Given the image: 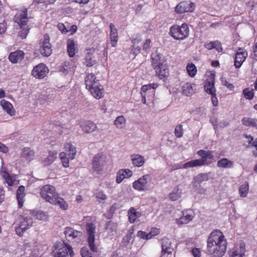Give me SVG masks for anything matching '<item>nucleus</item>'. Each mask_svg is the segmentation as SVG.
I'll return each instance as SVG.
<instances>
[{"mask_svg":"<svg viewBox=\"0 0 257 257\" xmlns=\"http://www.w3.org/2000/svg\"><path fill=\"white\" fill-rule=\"evenodd\" d=\"M227 240L218 229L212 231L207 240L206 251L212 257H222L227 249Z\"/></svg>","mask_w":257,"mask_h":257,"instance_id":"obj_1","label":"nucleus"},{"mask_svg":"<svg viewBox=\"0 0 257 257\" xmlns=\"http://www.w3.org/2000/svg\"><path fill=\"white\" fill-rule=\"evenodd\" d=\"M55 190V187L53 186L44 185L40 190L41 196L46 201L52 204L59 206L63 210L67 209L68 204L64 199L56 193Z\"/></svg>","mask_w":257,"mask_h":257,"instance_id":"obj_2","label":"nucleus"},{"mask_svg":"<svg viewBox=\"0 0 257 257\" xmlns=\"http://www.w3.org/2000/svg\"><path fill=\"white\" fill-rule=\"evenodd\" d=\"M86 88L92 95L96 98L100 99L103 96V87L99 83V81L96 79L93 73H89L85 78Z\"/></svg>","mask_w":257,"mask_h":257,"instance_id":"obj_3","label":"nucleus"},{"mask_svg":"<svg viewBox=\"0 0 257 257\" xmlns=\"http://www.w3.org/2000/svg\"><path fill=\"white\" fill-rule=\"evenodd\" d=\"M31 18H32L31 16H28L27 9L25 8L19 10L15 16V21L19 24L22 29L19 32V36L22 39L26 38L29 32L30 29L27 27L25 28V27L29 19Z\"/></svg>","mask_w":257,"mask_h":257,"instance_id":"obj_4","label":"nucleus"},{"mask_svg":"<svg viewBox=\"0 0 257 257\" xmlns=\"http://www.w3.org/2000/svg\"><path fill=\"white\" fill-rule=\"evenodd\" d=\"M197 155L200 156L201 158L199 159H196L191 160L183 164V166L177 165L175 169L184 168L187 169L188 168H192L195 167H200L204 165H208L211 163V162H209L206 160V151L203 150H199L197 153Z\"/></svg>","mask_w":257,"mask_h":257,"instance_id":"obj_5","label":"nucleus"},{"mask_svg":"<svg viewBox=\"0 0 257 257\" xmlns=\"http://www.w3.org/2000/svg\"><path fill=\"white\" fill-rule=\"evenodd\" d=\"M189 29L187 24L184 23L181 26L174 25L170 27L169 34L176 40H183L189 36Z\"/></svg>","mask_w":257,"mask_h":257,"instance_id":"obj_6","label":"nucleus"},{"mask_svg":"<svg viewBox=\"0 0 257 257\" xmlns=\"http://www.w3.org/2000/svg\"><path fill=\"white\" fill-rule=\"evenodd\" d=\"M19 222V226L16 227V232L20 236H23L24 233L35 223L33 221L32 214L20 217Z\"/></svg>","mask_w":257,"mask_h":257,"instance_id":"obj_7","label":"nucleus"},{"mask_svg":"<svg viewBox=\"0 0 257 257\" xmlns=\"http://www.w3.org/2000/svg\"><path fill=\"white\" fill-rule=\"evenodd\" d=\"M95 224L92 223H88L86 226L88 243L90 249L93 252H97L98 248V244L95 238Z\"/></svg>","mask_w":257,"mask_h":257,"instance_id":"obj_8","label":"nucleus"},{"mask_svg":"<svg viewBox=\"0 0 257 257\" xmlns=\"http://www.w3.org/2000/svg\"><path fill=\"white\" fill-rule=\"evenodd\" d=\"M151 181L152 177L151 175L148 174L145 175L133 183V188L139 191L149 190L150 188Z\"/></svg>","mask_w":257,"mask_h":257,"instance_id":"obj_9","label":"nucleus"},{"mask_svg":"<svg viewBox=\"0 0 257 257\" xmlns=\"http://www.w3.org/2000/svg\"><path fill=\"white\" fill-rule=\"evenodd\" d=\"M68 254L71 256L73 254L71 246L61 242L56 244L54 250V257H67Z\"/></svg>","mask_w":257,"mask_h":257,"instance_id":"obj_10","label":"nucleus"},{"mask_svg":"<svg viewBox=\"0 0 257 257\" xmlns=\"http://www.w3.org/2000/svg\"><path fill=\"white\" fill-rule=\"evenodd\" d=\"M195 8L194 3L189 1H183L179 3L175 7V12L178 14H183L186 12H192Z\"/></svg>","mask_w":257,"mask_h":257,"instance_id":"obj_11","label":"nucleus"},{"mask_svg":"<svg viewBox=\"0 0 257 257\" xmlns=\"http://www.w3.org/2000/svg\"><path fill=\"white\" fill-rule=\"evenodd\" d=\"M50 37L47 34L44 35V40L40 47L39 51L41 55L45 57L49 56L52 52V45L50 43Z\"/></svg>","mask_w":257,"mask_h":257,"instance_id":"obj_12","label":"nucleus"},{"mask_svg":"<svg viewBox=\"0 0 257 257\" xmlns=\"http://www.w3.org/2000/svg\"><path fill=\"white\" fill-rule=\"evenodd\" d=\"M48 68L44 64L41 63L34 67L32 75L38 79L44 78L49 72Z\"/></svg>","mask_w":257,"mask_h":257,"instance_id":"obj_13","label":"nucleus"},{"mask_svg":"<svg viewBox=\"0 0 257 257\" xmlns=\"http://www.w3.org/2000/svg\"><path fill=\"white\" fill-rule=\"evenodd\" d=\"M161 247L162 257L164 256L166 253L168 255L171 254L174 250V248L172 246L171 241L167 238H164L162 239Z\"/></svg>","mask_w":257,"mask_h":257,"instance_id":"obj_14","label":"nucleus"},{"mask_svg":"<svg viewBox=\"0 0 257 257\" xmlns=\"http://www.w3.org/2000/svg\"><path fill=\"white\" fill-rule=\"evenodd\" d=\"M64 234L68 240H72L75 238H79L82 235V232L73 229L72 227H67L65 229Z\"/></svg>","mask_w":257,"mask_h":257,"instance_id":"obj_15","label":"nucleus"},{"mask_svg":"<svg viewBox=\"0 0 257 257\" xmlns=\"http://www.w3.org/2000/svg\"><path fill=\"white\" fill-rule=\"evenodd\" d=\"M245 252V245L243 243L236 244L230 251L231 257H244Z\"/></svg>","mask_w":257,"mask_h":257,"instance_id":"obj_16","label":"nucleus"},{"mask_svg":"<svg viewBox=\"0 0 257 257\" xmlns=\"http://www.w3.org/2000/svg\"><path fill=\"white\" fill-rule=\"evenodd\" d=\"M247 55L246 51H242L241 48L238 49L236 53L234 66L236 68H239L241 67L242 63L245 61Z\"/></svg>","mask_w":257,"mask_h":257,"instance_id":"obj_17","label":"nucleus"},{"mask_svg":"<svg viewBox=\"0 0 257 257\" xmlns=\"http://www.w3.org/2000/svg\"><path fill=\"white\" fill-rule=\"evenodd\" d=\"M104 157L101 154L96 155L93 159L92 165L94 171L98 172L101 169L104 161Z\"/></svg>","mask_w":257,"mask_h":257,"instance_id":"obj_18","label":"nucleus"},{"mask_svg":"<svg viewBox=\"0 0 257 257\" xmlns=\"http://www.w3.org/2000/svg\"><path fill=\"white\" fill-rule=\"evenodd\" d=\"M25 53L22 50L12 52L9 56V60L13 63L21 62L24 58Z\"/></svg>","mask_w":257,"mask_h":257,"instance_id":"obj_19","label":"nucleus"},{"mask_svg":"<svg viewBox=\"0 0 257 257\" xmlns=\"http://www.w3.org/2000/svg\"><path fill=\"white\" fill-rule=\"evenodd\" d=\"M152 63L154 68H155L163 64V55L155 51L152 53L151 55Z\"/></svg>","mask_w":257,"mask_h":257,"instance_id":"obj_20","label":"nucleus"},{"mask_svg":"<svg viewBox=\"0 0 257 257\" xmlns=\"http://www.w3.org/2000/svg\"><path fill=\"white\" fill-rule=\"evenodd\" d=\"M196 85L191 83H186L182 86V93L187 96L193 95L195 92Z\"/></svg>","mask_w":257,"mask_h":257,"instance_id":"obj_21","label":"nucleus"},{"mask_svg":"<svg viewBox=\"0 0 257 257\" xmlns=\"http://www.w3.org/2000/svg\"><path fill=\"white\" fill-rule=\"evenodd\" d=\"M154 69L156 70L157 75L160 79H164L169 75L168 66L165 64H163Z\"/></svg>","mask_w":257,"mask_h":257,"instance_id":"obj_22","label":"nucleus"},{"mask_svg":"<svg viewBox=\"0 0 257 257\" xmlns=\"http://www.w3.org/2000/svg\"><path fill=\"white\" fill-rule=\"evenodd\" d=\"M110 39L111 46L113 47H115L118 41V33L117 30L115 26L112 24H110Z\"/></svg>","mask_w":257,"mask_h":257,"instance_id":"obj_23","label":"nucleus"},{"mask_svg":"<svg viewBox=\"0 0 257 257\" xmlns=\"http://www.w3.org/2000/svg\"><path fill=\"white\" fill-rule=\"evenodd\" d=\"M158 86V84L156 83L143 85L141 87V92L144 94L147 93V97L153 96L155 94V89H156Z\"/></svg>","mask_w":257,"mask_h":257,"instance_id":"obj_24","label":"nucleus"},{"mask_svg":"<svg viewBox=\"0 0 257 257\" xmlns=\"http://www.w3.org/2000/svg\"><path fill=\"white\" fill-rule=\"evenodd\" d=\"M82 131L86 133L93 132L97 128L96 125L90 121H85L80 124Z\"/></svg>","mask_w":257,"mask_h":257,"instance_id":"obj_25","label":"nucleus"},{"mask_svg":"<svg viewBox=\"0 0 257 257\" xmlns=\"http://www.w3.org/2000/svg\"><path fill=\"white\" fill-rule=\"evenodd\" d=\"M204 89L205 91L210 94H213L215 92L214 87V80L213 77H210L206 80L204 84Z\"/></svg>","mask_w":257,"mask_h":257,"instance_id":"obj_26","label":"nucleus"},{"mask_svg":"<svg viewBox=\"0 0 257 257\" xmlns=\"http://www.w3.org/2000/svg\"><path fill=\"white\" fill-rule=\"evenodd\" d=\"M0 104L3 109L9 115L13 116L15 114V110L13 108L12 104L9 101L3 99L1 101Z\"/></svg>","mask_w":257,"mask_h":257,"instance_id":"obj_27","label":"nucleus"},{"mask_svg":"<svg viewBox=\"0 0 257 257\" xmlns=\"http://www.w3.org/2000/svg\"><path fill=\"white\" fill-rule=\"evenodd\" d=\"M193 218V213L191 211H189V212H183L182 216L176 220L179 224H187L192 220Z\"/></svg>","mask_w":257,"mask_h":257,"instance_id":"obj_28","label":"nucleus"},{"mask_svg":"<svg viewBox=\"0 0 257 257\" xmlns=\"http://www.w3.org/2000/svg\"><path fill=\"white\" fill-rule=\"evenodd\" d=\"M131 159L133 165L138 167H142L145 162L144 157L138 154L132 155Z\"/></svg>","mask_w":257,"mask_h":257,"instance_id":"obj_29","label":"nucleus"},{"mask_svg":"<svg viewBox=\"0 0 257 257\" xmlns=\"http://www.w3.org/2000/svg\"><path fill=\"white\" fill-rule=\"evenodd\" d=\"M25 188L24 186H19L17 192V198L19 204V206L21 208L24 203V198L25 195Z\"/></svg>","mask_w":257,"mask_h":257,"instance_id":"obj_30","label":"nucleus"},{"mask_svg":"<svg viewBox=\"0 0 257 257\" xmlns=\"http://www.w3.org/2000/svg\"><path fill=\"white\" fill-rule=\"evenodd\" d=\"M208 179V174L200 173L194 178L193 182L194 184L195 187H197V185H200L202 182L206 181Z\"/></svg>","mask_w":257,"mask_h":257,"instance_id":"obj_31","label":"nucleus"},{"mask_svg":"<svg viewBox=\"0 0 257 257\" xmlns=\"http://www.w3.org/2000/svg\"><path fill=\"white\" fill-rule=\"evenodd\" d=\"M217 165L220 168H232L233 167V163L227 158H222L218 161Z\"/></svg>","mask_w":257,"mask_h":257,"instance_id":"obj_32","label":"nucleus"},{"mask_svg":"<svg viewBox=\"0 0 257 257\" xmlns=\"http://www.w3.org/2000/svg\"><path fill=\"white\" fill-rule=\"evenodd\" d=\"M21 155L27 160L31 161L34 159L35 152L29 148H25L22 150Z\"/></svg>","mask_w":257,"mask_h":257,"instance_id":"obj_33","label":"nucleus"},{"mask_svg":"<svg viewBox=\"0 0 257 257\" xmlns=\"http://www.w3.org/2000/svg\"><path fill=\"white\" fill-rule=\"evenodd\" d=\"M128 219L131 223H134L137 218L140 217V214L136 211L134 207H131L127 211Z\"/></svg>","mask_w":257,"mask_h":257,"instance_id":"obj_34","label":"nucleus"},{"mask_svg":"<svg viewBox=\"0 0 257 257\" xmlns=\"http://www.w3.org/2000/svg\"><path fill=\"white\" fill-rule=\"evenodd\" d=\"M64 148L66 151L69 152V158L71 160L74 159L77 153L76 148L71 144L67 143L65 145Z\"/></svg>","mask_w":257,"mask_h":257,"instance_id":"obj_35","label":"nucleus"},{"mask_svg":"<svg viewBox=\"0 0 257 257\" xmlns=\"http://www.w3.org/2000/svg\"><path fill=\"white\" fill-rule=\"evenodd\" d=\"M67 52L70 57H73L76 53V49L75 48L74 41L71 39H68L67 43Z\"/></svg>","mask_w":257,"mask_h":257,"instance_id":"obj_36","label":"nucleus"},{"mask_svg":"<svg viewBox=\"0 0 257 257\" xmlns=\"http://www.w3.org/2000/svg\"><path fill=\"white\" fill-rule=\"evenodd\" d=\"M106 230L110 236L116 234V224L111 221H109L106 225Z\"/></svg>","mask_w":257,"mask_h":257,"instance_id":"obj_37","label":"nucleus"},{"mask_svg":"<svg viewBox=\"0 0 257 257\" xmlns=\"http://www.w3.org/2000/svg\"><path fill=\"white\" fill-rule=\"evenodd\" d=\"M244 136L246 139V141L244 143V146L246 148L250 147L257 148L256 139L255 141H253V138L250 135H247V134L244 135Z\"/></svg>","mask_w":257,"mask_h":257,"instance_id":"obj_38","label":"nucleus"},{"mask_svg":"<svg viewBox=\"0 0 257 257\" xmlns=\"http://www.w3.org/2000/svg\"><path fill=\"white\" fill-rule=\"evenodd\" d=\"M182 191L177 186L176 187L170 194V198L173 201H176L181 196Z\"/></svg>","mask_w":257,"mask_h":257,"instance_id":"obj_39","label":"nucleus"},{"mask_svg":"<svg viewBox=\"0 0 257 257\" xmlns=\"http://www.w3.org/2000/svg\"><path fill=\"white\" fill-rule=\"evenodd\" d=\"M249 190V185L247 182L241 185L239 188V193L241 197H245L247 196Z\"/></svg>","mask_w":257,"mask_h":257,"instance_id":"obj_40","label":"nucleus"},{"mask_svg":"<svg viewBox=\"0 0 257 257\" xmlns=\"http://www.w3.org/2000/svg\"><path fill=\"white\" fill-rule=\"evenodd\" d=\"M114 123L117 128H122L125 125V119L123 115L119 116L115 119Z\"/></svg>","mask_w":257,"mask_h":257,"instance_id":"obj_41","label":"nucleus"},{"mask_svg":"<svg viewBox=\"0 0 257 257\" xmlns=\"http://www.w3.org/2000/svg\"><path fill=\"white\" fill-rule=\"evenodd\" d=\"M56 158V153L54 152H50L49 155L43 160V163L45 166L49 165L52 164Z\"/></svg>","mask_w":257,"mask_h":257,"instance_id":"obj_42","label":"nucleus"},{"mask_svg":"<svg viewBox=\"0 0 257 257\" xmlns=\"http://www.w3.org/2000/svg\"><path fill=\"white\" fill-rule=\"evenodd\" d=\"M134 229H130L128 230L127 234L124 236L122 240V244L123 246H126L132 239Z\"/></svg>","mask_w":257,"mask_h":257,"instance_id":"obj_43","label":"nucleus"},{"mask_svg":"<svg viewBox=\"0 0 257 257\" xmlns=\"http://www.w3.org/2000/svg\"><path fill=\"white\" fill-rule=\"evenodd\" d=\"M2 175L5 179V182L8 184L9 186L13 185L14 182L15 181V180L13 179V178L11 176H10V175L8 172L6 171L2 172Z\"/></svg>","mask_w":257,"mask_h":257,"instance_id":"obj_44","label":"nucleus"},{"mask_svg":"<svg viewBox=\"0 0 257 257\" xmlns=\"http://www.w3.org/2000/svg\"><path fill=\"white\" fill-rule=\"evenodd\" d=\"M188 75L193 77H194L197 72V69L195 65L192 63L188 64L186 67Z\"/></svg>","mask_w":257,"mask_h":257,"instance_id":"obj_45","label":"nucleus"},{"mask_svg":"<svg viewBox=\"0 0 257 257\" xmlns=\"http://www.w3.org/2000/svg\"><path fill=\"white\" fill-rule=\"evenodd\" d=\"M242 122L246 126H254L256 125V120L249 117H243L242 119Z\"/></svg>","mask_w":257,"mask_h":257,"instance_id":"obj_46","label":"nucleus"},{"mask_svg":"<svg viewBox=\"0 0 257 257\" xmlns=\"http://www.w3.org/2000/svg\"><path fill=\"white\" fill-rule=\"evenodd\" d=\"M243 93L245 98L251 99L254 96V92L252 89L247 88L243 90Z\"/></svg>","mask_w":257,"mask_h":257,"instance_id":"obj_47","label":"nucleus"},{"mask_svg":"<svg viewBox=\"0 0 257 257\" xmlns=\"http://www.w3.org/2000/svg\"><path fill=\"white\" fill-rule=\"evenodd\" d=\"M35 216L36 219L42 221H46L48 217L47 214L42 211H39L37 212Z\"/></svg>","mask_w":257,"mask_h":257,"instance_id":"obj_48","label":"nucleus"},{"mask_svg":"<svg viewBox=\"0 0 257 257\" xmlns=\"http://www.w3.org/2000/svg\"><path fill=\"white\" fill-rule=\"evenodd\" d=\"M95 197L98 200L99 202L104 201L107 198L106 195L102 191L96 192L95 193Z\"/></svg>","mask_w":257,"mask_h":257,"instance_id":"obj_49","label":"nucleus"},{"mask_svg":"<svg viewBox=\"0 0 257 257\" xmlns=\"http://www.w3.org/2000/svg\"><path fill=\"white\" fill-rule=\"evenodd\" d=\"M175 134L177 138L182 137L183 134L182 125L181 124L178 125L176 126L175 130Z\"/></svg>","mask_w":257,"mask_h":257,"instance_id":"obj_50","label":"nucleus"},{"mask_svg":"<svg viewBox=\"0 0 257 257\" xmlns=\"http://www.w3.org/2000/svg\"><path fill=\"white\" fill-rule=\"evenodd\" d=\"M124 178H127L123 174V172L119 170L116 175V182L117 184L120 183Z\"/></svg>","mask_w":257,"mask_h":257,"instance_id":"obj_51","label":"nucleus"},{"mask_svg":"<svg viewBox=\"0 0 257 257\" xmlns=\"http://www.w3.org/2000/svg\"><path fill=\"white\" fill-rule=\"evenodd\" d=\"M221 80L223 85L225 86L228 89H229L230 90H233L234 86L232 84L229 83L227 82V81L224 78H221Z\"/></svg>","mask_w":257,"mask_h":257,"instance_id":"obj_52","label":"nucleus"},{"mask_svg":"<svg viewBox=\"0 0 257 257\" xmlns=\"http://www.w3.org/2000/svg\"><path fill=\"white\" fill-rule=\"evenodd\" d=\"M151 40L150 39H147L143 44V50L145 51H148L150 48Z\"/></svg>","mask_w":257,"mask_h":257,"instance_id":"obj_53","label":"nucleus"},{"mask_svg":"<svg viewBox=\"0 0 257 257\" xmlns=\"http://www.w3.org/2000/svg\"><path fill=\"white\" fill-rule=\"evenodd\" d=\"M95 64V61H92L88 54L86 57L85 64L87 67H91Z\"/></svg>","mask_w":257,"mask_h":257,"instance_id":"obj_54","label":"nucleus"},{"mask_svg":"<svg viewBox=\"0 0 257 257\" xmlns=\"http://www.w3.org/2000/svg\"><path fill=\"white\" fill-rule=\"evenodd\" d=\"M57 28L63 34H66L68 32L65 26L62 23H59L57 25Z\"/></svg>","mask_w":257,"mask_h":257,"instance_id":"obj_55","label":"nucleus"},{"mask_svg":"<svg viewBox=\"0 0 257 257\" xmlns=\"http://www.w3.org/2000/svg\"><path fill=\"white\" fill-rule=\"evenodd\" d=\"M81 254L82 257H92L86 248H82L81 250Z\"/></svg>","mask_w":257,"mask_h":257,"instance_id":"obj_56","label":"nucleus"},{"mask_svg":"<svg viewBox=\"0 0 257 257\" xmlns=\"http://www.w3.org/2000/svg\"><path fill=\"white\" fill-rule=\"evenodd\" d=\"M217 42H210L205 45V47L208 50L212 49L213 48H216L217 46Z\"/></svg>","mask_w":257,"mask_h":257,"instance_id":"obj_57","label":"nucleus"},{"mask_svg":"<svg viewBox=\"0 0 257 257\" xmlns=\"http://www.w3.org/2000/svg\"><path fill=\"white\" fill-rule=\"evenodd\" d=\"M141 48L139 46L133 45V49L132 50V53L135 55L140 53L141 52Z\"/></svg>","mask_w":257,"mask_h":257,"instance_id":"obj_58","label":"nucleus"},{"mask_svg":"<svg viewBox=\"0 0 257 257\" xmlns=\"http://www.w3.org/2000/svg\"><path fill=\"white\" fill-rule=\"evenodd\" d=\"M6 23L5 21L0 23V36L5 33L6 31Z\"/></svg>","mask_w":257,"mask_h":257,"instance_id":"obj_59","label":"nucleus"},{"mask_svg":"<svg viewBox=\"0 0 257 257\" xmlns=\"http://www.w3.org/2000/svg\"><path fill=\"white\" fill-rule=\"evenodd\" d=\"M8 151V148L5 145L0 142V152L6 154Z\"/></svg>","mask_w":257,"mask_h":257,"instance_id":"obj_60","label":"nucleus"},{"mask_svg":"<svg viewBox=\"0 0 257 257\" xmlns=\"http://www.w3.org/2000/svg\"><path fill=\"white\" fill-rule=\"evenodd\" d=\"M121 172H123V174L126 177V178L131 177L133 175V172L129 169H123L120 170Z\"/></svg>","mask_w":257,"mask_h":257,"instance_id":"obj_61","label":"nucleus"},{"mask_svg":"<svg viewBox=\"0 0 257 257\" xmlns=\"http://www.w3.org/2000/svg\"><path fill=\"white\" fill-rule=\"evenodd\" d=\"M229 122L226 120H221L218 123V128H224L227 126Z\"/></svg>","mask_w":257,"mask_h":257,"instance_id":"obj_62","label":"nucleus"},{"mask_svg":"<svg viewBox=\"0 0 257 257\" xmlns=\"http://www.w3.org/2000/svg\"><path fill=\"white\" fill-rule=\"evenodd\" d=\"M195 187V190L197 191V192L199 194H204L206 191V189L205 188H202L201 185H197V187Z\"/></svg>","mask_w":257,"mask_h":257,"instance_id":"obj_63","label":"nucleus"},{"mask_svg":"<svg viewBox=\"0 0 257 257\" xmlns=\"http://www.w3.org/2000/svg\"><path fill=\"white\" fill-rule=\"evenodd\" d=\"M192 254L194 257L200 256V251L198 248H195L192 249Z\"/></svg>","mask_w":257,"mask_h":257,"instance_id":"obj_64","label":"nucleus"}]
</instances>
